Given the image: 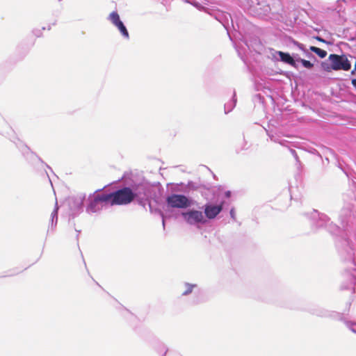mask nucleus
Instances as JSON below:
<instances>
[{
  "label": "nucleus",
  "instance_id": "obj_10",
  "mask_svg": "<svg viewBox=\"0 0 356 356\" xmlns=\"http://www.w3.org/2000/svg\"><path fill=\"white\" fill-rule=\"evenodd\" d=\"M332 67V63H330V65H329L328 63H327L325 62L321 63L322 69L327 72H332V70H333V68Z\"/></svg>",
  "mask_w": 356,
  "mask_h": 356
},
{
  "label": "nucleus",
  "instance_id": "obj_9",
  "mask_svg": "<svg viewBox=\"0 0 356 356\" xmlns=\"http://www.w3.org/2000/svg\"><path fill=\"white\" fill-rule=\"evenodd\" d=\"M116 27L118 29V30L120 31L121 34L126 38H129V33H128V31L127 29V28L125 27V26L124 25V24L122 23V22H121L120 23H119Z\"/></svg>",
  "mask_w": 356,
  "mask_h": 356
},
{
  "label": "nucleus",
  "instance_id": "obj_15",
  "mask_svg": "<svg viewBox=\"0 0 356 356\" xmlns=\"http://www.w3.org/2000/svg\"><path fill=\"white\" fill-rule=\"evenodd\" d=\"M356 72V61H355V63L354 65V69L351 71V74H354Z\"/></svg>",
  "mask_w": 356,
  "mask_h": 356
},
{
  "label": "nucleus",
  "instance_id": "obj_6",
  "mask_svg": "<svg viewBox=\"0 0 356 356\" xmlns=\"http://www.w3.org/2000/svg\"><path fill=\"white\" fill-rule=\"evenodd\" d=\"M277 54L279 55L282 61L289 64L291 66L296 67V62L289 54L284 53L283 51H278Z\"/></svg>",
  "mask_w": 356,
  "mask_h": 356
},
{
  "label": "nucleus",
  "instance_id": "obj_4",
  "mask_svg": "<svg viewBox=\"0 0 356 356\" xmlns=\"http://www.w3.org/2000/svg\"><path fill=\"white\" fill-rule=\"evenodd\" d=\"M185 220L189 224L204 222L205 220L202 211L191 210L182 213Z\"/></svg>",
  "mask_w": 356,
  "mask_h": 356
},
{
  "label": "nucleus",
  "instance_id": "obj_1",
  "mask_svg": "<svg viewBox=\"0 0 356 356\" xmlns=\"http://www.w3.org/2000/svg\"><path fill=\"white\" fill-rule=\"evenodd\" d=\"M137 194L129 187H124L109 194L102 195L99 200L111 205H126L136 197Z\"/></svg>",
  "mask_w": 356,
  "mask_h": 356
},
{
  "label": "nucleus",
  "instance_id": "obj_17",
  "mask_svg": "<svg viewBox=\"0 0 356 356\" xmlns=\"http://www.w3.org/2000/svg\"><path fill=\"white\" fill-rule=\"evenodd\" d=\"M230 215H231L232 218H234V209H232L230 211Z\"/></svg>",
  "mask_w": 356,
  "mask_h": 356
},
{
  "label": "nucleus",
  "instance_id": "obj_18",
  "mask_svg": "<svg viewBox=\"0 0 356 356\" xmlns=\"http://www.w3.org/2000/svg\"><path fill=\"white\" fill-rule=\"evenodd\" d=\"M230 195H231V192H230V191H227V192L225 193V195H226V197H229L230 196Z\"/></svg>",
  "mask_w": 356,
  "mask_h": 356
},
{
  "label": "nucleus",
  "instance_id": "obj_5",
  "mask_svg": "<svg viewBox=\"0 0 356 356\" xmlns=\"http://www.w3.org/2000/svg\"><path fill=\"white\" fill-rule=\"evenodd\" d=\"M223 202L218 205L207 204L204 207V213L209 219L215 218L222 210Z\"/></svg>",
  "mask_w": 356,
  "mask_h": 356
},
{
  "label": "nucleus",
  "instance_id": "obj_11",
  "mask_svg": "<svg viewBox=\"0 0 356 356\" xmlns=\"http://www.w3.org/2000/svg\"><path fill=\"white\" fill-rule=\"evenodd\" d=\"M300 61L301 62V63L302 64V65L307 68V69H311L312 67H313L314 65L313 63H312L309 60H305V59H300Z\"/></svg>",
  "mask_w": 356,
  "mask_h": 356
},
{
  "label": "nucleus",
  "instance_id": "obj_16",
  "mask_svg": "<svg viewBox=\"0 0 356 356\" xmlns=\"http://www.w3.org/2000/svg\"><path fill=\"white\" fill-rule=\"evenodd\" d=\"M351 83H352L353 86L356 88V79H352Z\"/></svg>",
  "mask_w": 356,
  "mask_h": 356
},
{
  "label": "nucleus",
  "instance_id": "obj_2",
  "mask_svg": "<svg viewBox=\"0 0 356 356\" xmlns=\"http://www.w3.org/2000/svg\"><path fill=\"white\" fill-rule=\"evenodd\" d=\"M329 60L332 63L333 70H344L348 71L351 68V63L348 60L347 56L344 54H330L328 57Z\"/></svg>",
  "mask_w": 356,
  "mask_h": 356
},
{
  "label": "nucleus",
  "instance_id": "obj_8",
  "mask_svg": "<svg viewBox=\"0 0 356 356\" xmlns=\"http://www.w3.org/2000/svg\"><path fill=\"white\" fill-rule=\"evenodd\" d=\"M309 49L316 54L320 58H323L327 56V51L318 47L311 46Z\"/></svg>",
  "mask_w": 356,
  "mask_h": 356
},
{
  "label": "nucleus",
  "instance_id": "obj_7",
  "mask_svg": "<svg viewBox=\"0 0 356 356\" xmlns=\"http://www.w3.org/2000/svg\"><path fill=\"white\" fill-rule=\"evenodd\" d=\"M109 19L110 21L112 22V24L114 25V26H117L119 23H120L122 21L120 20V16L118 15V13L115 11H113L112 12L110 15H109Z\"/></svg>",
  "mask_w": 356,
  "mask_h": 356
},
{
  "label": "nucleus",
  "instance_id": "obj_3",
  "mask_svg": "<svg viewBox=\"0 0 356 356\" xmlns=\"http://www.w3.org/2000/svg\"><path fill=\"white\" fill-rule=\"evenodd\" d=\"M168 204L172 208H186L190 206L189 200L183 195L173 194L167 197Z\"/></svg>",
  "mask_w": 356,
  "mask_h": 356
},
{
  "label": "nucleus",
  "instance_id": "obj_13",
  "mask_svg": "<svg viewBox=\"0 0 356 356\" xmlns=\"http://www.w3.org/2000/svg\"><path fill=\"white\" fill-rule=\"evenodd\" d=\"M192 291V286H190L189 289H188L187 291H186L185 292L183 293L184 295H186L188 294V293L191 292Z\"/></svg>",
  "mask_w": 356,
  "mask_h": 356
},
{
  "label": "nucleus",
  "instance_id": "obj_14",
  "mask_svg": "<svg viewBox=\"0 0 356 356\" xmlns=\"http://www.w3.org/2000/svg\"><path fill=\"white\" fill-rule=\"evenodd\" d=\"M296 44L302 50H303V44L298 42H296Z\"/></svg>",
  "mask_w": 356,
  "mask_h": 356
},
{
  "label": "nucleus",
  "instance_id": "obj_12",
  "mask_svg": "<svg viewBox=\"0 0 356 356\" xmlns=\"http://www.w3.org/2000/svg\"><path fill=\"white\" fill-rule=\"evenodd\" d=\"M316 39L319 42H324V43L326 42V41L324 39L321 38V37L317 36V37H316Z\"/></svg>",
  "mask_w": 356,
  "mask_h": 356
},
{
  "label": "nucleus",
  "instance_id": "obj_19",
  "mask_svg": "<svg viewBox=\"0 0 356 356\" xmlns=\"http://www.w3.org/2000/svg\"><path fill=\"white\" fill-rule=\"evenodd\" d=\"M164 224H165V220H164V219H163V225H164Z\"/></svg>",
  "mask_w": 356,
  "mask_h": 356
}]
</instances>
